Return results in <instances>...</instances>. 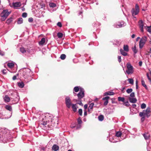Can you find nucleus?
Instances as JSON below:
<instances>
[{"label": "nucleus", "instance_id": "8fccbe9b", "mask_svg": "<svg viewBox=\"0 0 151 151\" xmlns=\"http://www.w3.org/2000/svg\"><path fill=\"white\" fill-rule=\"evenodd\" d=\"M27 13L25 12L23 13L22 14V17L24 18L26 17H27Z\"/></svg>", "mask_w": 151, "mask_h": 151}, {"label": "nucleus", "instance_id": "b1692460", "mask_svg": "<svg viewBox=\"0 0 151 151\" xmlns=\"http://www.w3.org/2000/svg\"><path fill=\"white\" fill-rule=\"evenodd\" d=\"M7 65L9 68H12L14 67V64L13 63H8Z\"/></svg>", "mask_w": 151, "mask_h": 151}, {"label": "nucleus", "instance_id": "4be33fe9", "mask_svg": "<svg viewBox=\"0 0 151 151\" xmlns=\"http://www.w3.org/2000/svg\"><path fill=\"white\" fill-rule=\"evenodd\" d=\"M123 49L124 51L126 52H128L129 51V47L127 45H124L123 47Z\"/></svg>", "mask_w": 151, "mask_h": 151}, {"label": "nucleus", "instance_id": "6ab92c4d", "mask_svg": "<svg viewBox=\"0 0 151 151\" xmlns=\"http://www.w3.org/2000/svg\"><path fill=\"white\" fill-rule=\"evenodd\" d=\"M120 51L121 54H122L123 55L125 56L127 55V53L124 52L125 51L123 50L122 49H120Z\"/></svg>", "mask_w": 151, "mask_h": 151}, {"label": "nucleus", "instance_id": "473e14b6", "mask_svg": "<svg viewBox=\"0 0 151 151\" xmlns=\"http://www.w3.org/2000/svg\"><path fill=\"white\" fill-rule=\"evenodd\" d=\"M129 83L132 85L134 83V80L132 78H129L128 80Z\"/></svg>", "mask_w": 151, "mask_h": 151}, {"label": "nucleus", "instance_id": "c9c22d12", "mask_svg": "<svg viewBox=\"0 0 151 151\" xmlns=\"http://www.w3.org/2000/svg\"><path fill=\"white\" fill-rule=\"evenodd\" d=\"M123 104L127 106H128L130 105V104H129V102L128 101L123 102Z\"/></svg>", "mask_w": 151, "mask_h": 151}, {"label": "nucleus", "instance_id": "39448f33", "mask_svg": "<svg viewBox=\"0 0 151 151\" xmlns=\"http://www.w3.org/2000/svg\"><path fill=\"white\" fill-rule=\"evenodd\" d=\"M127 70L126 72L128 74H132L133 73V68L132 66L129 63L127 64Z\"/></svg>", "mask_w": 151, "mask_h": 151}, {"label": "nucleus", "instance_id": "13d9d810", "mask_svg": "<svg viewBox=\"0 0 151 151\" xmlns=\"http://www.w3.org/2000/svg\"><path fill=\"white\" fill-rule=\"evenodd\" d=\"M2 72L3 74H5L6 73V69H4L2 70Z\"/></svg>", "mask_w": 151, "mask_h": 151}, {"label": "nucleus", "instance_id": "6e6d98bb", "mask_svg": "<svg viewBox=\"0 0 151 151\" xmlns=\"http://www.w3.org/2000/svg\"><path fill=\"white\" fill-rule=\"evenodd\" d=\"M118 60L119 63H120L121 61V57L120 56H118Z\"/></svg>", "mask_w": 151, "mask_h": 151}, {"label": "nucleus", "instance_id": "774afa93", "mask_svg": "<svg viewBox=\"0 0 151 151\" xmlns=\"http://www.w3.org/2000/svg\"><path fill=\"white\" fill-rule=\"evenodd\" d=\"M81 126H80L79 125V124H78L77 125V127H76V128H77V129H78L80 128V127H81Z\"/></svg>", "mask_w": 151, "mask_h": 151}, {"label": "nucleus", "instance_id": "58836bf2", "mask_svg": "<svg viewBox=\"0 0 151 151\" xmlns=\"http://www.w3.org/2000/svg\"><path fill=\"white\" fill-rule=\"evenodd\" d=\"M132 50L134 52V53H136L137 52V51L136 49V48L135 45L134 46V47L132 48Z\"/></svg>", "mask_w": 151, "mask_h": 151}, {"label": "nucleus", "instance_id": "ddd939ff", "mask_svg": "<svg viewBox=\"0 0 151 151\" xmlns=\"http://www.w3.org/2000/svg\"><path fill=\"white\" fill-rule=\"evenodd\" d=\"M45 42V38H43L39 42V44L40 45H43Z\"/></svg>", "mask_w": 151, "mask_h": 151}, {"label": "nucleus", "instance_id": "052dcab7", "mask_svg": "<svg viewBox=\"0 0 151 151\" xmlns=\"http://www.w3.org/2000/svg\"><path fill=\"white\" fill-rule=\"evenodd\" d=\"M17 78V76H13V77L12 78V79L14 80H15Z\"/></svg>", "mask_w": 151, "mask_h": 151}, {"label": "nucleus", "instance_id": "de8ad7c7", "mask_svg": "<svg viewBox=\"0 0 151 151\" xmlns=\"http://www.w3.org/2000/svg\"><path fill=\"white\" fill-rule=\"evenodd\" d=\"M125 25V23H123V24H122L121 23H120V24H119L118 25V27H122L123 26H124Z\"/></svg>", "mask_w": 151, "mask_h": 151}, {"label": "nucleus", "instance_id": "338daca9", "mask_svg": "<svg viewBox=\"0 0 151 151\" xmlns=\"http://www.w3.org/2000/svg\"><path fill=\"white\" fill-rule=\"evenodd\" d=\"M41 149L42 150H43L45 151V147H41Z\"/></svg>", "mask_w": 151, "mask_h": 151}, {"label": "nucleus", "instance_id": "f704fd0d", "mask_svg": "<svg viewBox=\"0 0 151 151\" xmlns=\"http://www.w3.org/2000/svg\"><path fill=\"white\" fill-rule=\"evenodd\" d=\"M66 56L65 54H62L61 55L60 58L63 60H64L66 58Z\"/></svg>", "mask_w": 151, "mask_h": 151}, {"label": "nucleus", "instance_id": "864d4df0", "mask_svg": "<svg viewBox=\"0 0 151 151\" xmlns=\"http://www.w3.org/2000/svg\"><path fill=\"white\" fill-rule=\"evenodd\" d=\"M57 25L60 27H61L62 26V24L60 22H59L57 23Z\"/></svg>", "mask_w": 151, "mask_h": 151}, {"label": "nucleus", "instance_id": "a878e982", "mask_svg": "<svg viewBox=\"0 0 151 151\" xmlns=\"http://www.w3.org/2000/svg\"><path fill=\"white\" fill-rule=\"evenodd\" d=\"M26 52L29 53H31L33 52V50L32 49H30L28 48L27 49Z\"/></svg>", "mask_w": 151, "mask_h": 151}, {"label": "nucleus", "instance_id": "cd10ccee", "mask_svg": "<svg viewBox=\"0 0 151 151\" xmlns=\"http://www.w3.org/2000/svg\"><path fill=\"white\" fill-rule=\"evenodd\" d=\"M49 6L51 7H54L56 6L55 4L53 3H50L49 4Z\"/></svg>", "mask_w": 151, "mask_h": 151}, {"label": "nucleus", "instance_id": "603ef678", "mask_svg": "<svg viewBox=\"0 0 151 151\" xmlns=\"http://www.w3.org/2000/svg\"><path fill=\"white\" fill-rule=\"evenodd\" d=\"M115 41L116 42V44L117 45H119L121 43V42L120 40H116Z\"/></svg>", "mask_w": 151, "mask_h": 151}, {"label": "nucleus", "instance_id": "5701e85b", "mask_svg": "<svg viewBox=\"0 0 151 151\" xmlns=\"http://www.w3.org/2000/svg\"><path fill=\"white\" fill-rule=\"evenodd\" d=\"M18 86L21 88H23L24 86V84L22 82H19L18 83Z\"/></svg>", "mask_w": 151, "mask_h": 151}, {"label": "nucleus", "instance_id": "6e6552de", "mask_svg": "<svg viewBox=\"0 0 151 151\" xmlns=\"http://www.w3.org/2000/svg\"><path fill=\"white\" fill-rule=\"evenodd\" d=\"M65 103L66 106L69 108L72 104L71 102V100L69 97H67L65 99Z\"/></svg>", "mask_w": 151, "mask_h": 151}, {"label": "nucleus", "instance_id": "4468645a", "mask_svg": "<svg viewBox=\"0 0 151 151\" xmlns=\"http://www.w3.org/2000/svg\"><path fill=\"white\" fill-rule=\"evenodd\" d=\"M129 101L132 103H135L136 102L137 100L135 98H131V97H129Z\"/></svg>", "mask_w": 151, "mask_h": 151}, {"label": "nucleus", "instance_id": "09e8293b", "mask_svg": "<svg viewBox=\"0 0 151 151\" xmlns=\"http://www.w3.org/2000/svg\"><path fill=\"white\" fill-rule=\"evenodd\" d=\"M78 113L80 116H82V110L81 109H79L78 110Z\"/></svg>", "mask_w": 151, "mask_h": 151}, {"label": "nucleus", "instance_id": "0e129e2a", "mask_svg": "<svg viewBox=\"0 0 151 151\" xmlns=\"http://www.w3.org/2000/svg\"><path fill=\"white\" fill-rule=\"evenodd\" d=\"M84 107L85 109H86L88 107V105L87 104H86L84 105Z\"/></svg>", "mask_w": 151, "mask_h": 151}, {"label": "nucleus", "instance_id": "393cba45", "mask_svg": "<svg viewBox=\"0 0 151 151\" xmlns=\"http://www.w3.org/2000/svg\"><path fill=\"white\" fill-rule=\"evenodd\" d=\"M141 83H142V85L144 87H145L146 89H147V86L146 85V84H145V82L144 80L142 79Z\"/></svg>", "mask_w": 151, "mask_h": 151}, {"label": "nucleus", "instance_id": "dca6fc26", "mask_svg": "<svg viewBox=\"0 0 151 151\" xmlns=\"http://www.w3.org/2000/svg\"><path fill=\"white\" fill-rule=\"evenodd\" d=\"M59 147L55 145H54L52 147V150L55 151H57L58 150H59Z\"/></svg>", "mask_w": 151, "mask_h": 151}, {"label": "nucleus", "instance_id": "79ce46f5", "mask_svg": "<svg viewBox=\"0 0 151 151\" xmlns=\"http://www.w3.org/2000/svg\"><path fill=\"white\" fill-rule=\"evenodd\" d=\"M141 107L142 109H145L146 107V105L144 103L142 104L141 106Z\"/></svg>", "mask_w": 151, "mask_h": 151}, {"label": "nucleus", "instance_id": "1a4fd4ad", "mask_svg": "<svg viewBox=\"0 0 151 151\" xmlns=\"http://www.w3.org/2000/svg\"><path fill=\"white\" fill-rule=\"evenodd\" d=\"M138 23L141 31L142 32H143L144 31L143 28L144 26V22L142 20H140L139 21Z\"/></svg>", "mask_w": 151, "mask_h": 151}, {"label": "nucleus", "instance_id": "680f3d73", "mask_svg": "<svg viewBox=\"0 0 151 151\" xmlns=\"http://www.w3.org/2000/svg\"><path fill=\"white\" fill-rule=\"evenodd\" d=\"M142 62L141 61H140L139 63V66H141L142 65Z\"/></svg>", "mask_w": 151, "mask_h": 151}, {"label": "nucleus", "instance_id": "bf43d9fd", "mask_svg": "<svg viewBox=\"0 0 151 151\" xmlns=\"http://www.w3.org/2000/svg\"><path fill=\"white\" fill-rule=\"evenodd\" d=\"M4 55V52H3L0 50V55L3 56Z\"/></svg>", "mask_w": 151, "mask_h": 151}, {"label": "nucleus", "instance_id": "412c9836", "mask_svg": "<svg viewBox=\"0 0 151 151\" xmlns=\"http://www.w3.org/2000/svg\"><path fill=\"white\" fill-rule=\"evenodd\" d=\"M72 106V108L74 112H76L77 111V108L76 107V105L73 104H72L71 105Z\"/></svg>", "mask_w": 151, "mask_h": 151}, {"label": "nucleus", "instance_id": "37998d69", "mask_svg": "<svg viewBox=\"0 0 151 151\" xmlns=\"http://www.w3.org/2000/svg\"><path fill=\"white\" fill-rule=\"evenodd\" d=\"M132 91V88H128L127 89L126 92L128 93H131Z\"/></svg>", "mask_w": 151, "mask_h": 151}, {"label": "nucleus", "instance_id": "c03bdc74", "mask_svg": "<svg viewBox=\"0 0 151 151\" xmlns=\"http://www.w3.org/2000/svg\"><path fill=\"white\" fill-rule=\"evenodd\" d=\"M151 27V26L150 27H149V26L147 27V28H148L147 31L150 34H151V28H150Z\"/></svg>", "mask_w": 151, "mask_h": 151}, {"label": "nucleus", "instance_id": "5fc2aeb1", "mask_svg": "<svg viewBox=\"0 0 151 151\" xmlns=\"http://www.w3.org/2000/svg\"><path fill=\"white\" fill-rule=\"evenodd\" d=\"M145 116H143V117H142L141 119V121L142 122H143L145 120Z\"/></svg>", "mask_w": 151, "mask_h": 151}, {"label": "nucleus", "instance_id": "aec40b11", "mask_svg": "<svg viewBox=\"0 0 151 151\" xmlns=\"http://www.w3.org/2000/svg\"><path fill=\"white\" fill-rule=\"evenodd\" d=\"M114 93L112 92H106L104 93V95L106 96L108 95H113L114 94Z\"/></svg>", "mask_w": 151, "mask_h": 151}, {"label": "nucleus", "instance_id": "e2e57ef3", "mask_svg": "<svg viewBox=\"0 0 151 151\" xmlns=\"http://www.w3.org/2000/svg\"><path fill=\"white\" fill-rule=\"evenodd\" d=\"M76 124H75L74 125H71L70 126V127L72 128H73L76 127Z\"/></svg>", "mask_w": 151, "mask_h": 151}, {"label": "nucleus", "instance_id": "a19ab883", "mask_svg": "<svg viewBox=\"0 0 151 151\" xmlns=\"http://www.w3.org/2000/svg\"><path fill=\"white\" fill-rule=\"evenodd\" d=\"M139 115L141 117H143V116H145L144 111H143V112H140Z\"/></svg>", "mask_w": 151, "mask_h": 151}, {"label": "nucleus", "instance_id": "20e7f679", "mask_svg": "<svg viewBox=\"0 0 151 151\" xmlns=\"http://www.w3.org/2000/svg\"><path fill=\"white\" fill-rule=\"evenodd\" d=\"M147 37L146 36L143 37L140 40L139 42V47L140 49H142L144 46L147 40Z\"/></svg>", "mask_w": 151, "mask_h": 151}, {"label": "nucleus", "instance_id": "f03ea898", "mask_svg": "<svg viewBox=\"0 0 151 151\" xmlns=\"http://www.w3.org/2000/svg\"><path fill=\"white\" fill-rule=\"evenodd\" d=\"M30 72L31 70L30 69L27 68H23L19 71L20 73H22V76L25 79L27 78L28 77L31 76Z\"/></svg>", "mask_w": 151, "mask_h": 151}, {"label": "nucleus", "instance_id": "bb28decb", "mask_svg": "<svg viewBox=\"0 0 151 151\" xmlns=\"http://www.w3.org/2000/svg\"><path fill=\"white\" fill-rule=\"evenodd\" d=\"M23 19L22 18H19L17 21L18 24H21L23 23Z\"/></svg>", "mask_w": 151, "mask_h": 151}, {"label": "nucleus", "instance_id": "a18cd8bd", "mask_svg": "<svg viewBox=\"0 0 151 151\" xmlns=\"http://www.w3.org/2000/svg\"><path fill=\"white\" fill-rule=\"evenodd\" d=\"M93 105H94V103H91L90 104V105L88 107L89 108V109H93Z\"/></svg>", "mask_w": 151, "mask_h": 151}, {"label": "nucleus", "instance_id": "2eb2a0df", "mask_svg": "<svg viewBox=\"0 0 151 151\" xmlns=\"http://www.w3.org/2000/svg\"><path fill=\"white\" fill-rule=\"evenodd\" d=\"M4 99L5 102H9L10 100L9 97L7 95L5 96V97L4 98Z\"/></svg>", "mask_w": 151, "mask_h": 151}, {"label": "nucleus", "instance_id": "2f4dec72", "mask_svg": "<svg viewBox=\"0 0 151 151\" xmlns=\"http://www.w3.org/2000/svg\"><path fill=\"white\" fill-rule=\"evenodd\" d=\"M104 116L102 115H100L98 117L99 120L100 121H102L104 119Z\"/></svg>", "mask_w": 151, "mask_h": 151}, {"label": "nucleus", "instance_id": "9d476101", "mask_svg": "<svg viewBox=\"0 0 151 151\" xmlns=\"http://www.w3.org/2000/svg\"><path fill=\"white\" fill-rule=\"evenodd\" d=\"M144 111L145 115L147 117H149L150 115V108L148 107L145 111L144 110Z\"/></svg>", "mask_w": 151, "mask_h": 151}, {"label": "nucleus", "instance_id": "7c9ffc66", "mask_svg": "<svg viewBox=\"0 0 151 151\" xmlns=\"http://www.w3.org/2000/svg\"><path fill=\"white\" fill-rule=\"evenodd\" d=\"M5 108H6V109L10 111H12V107L11 106H9V105H6V107H5Z\"/></svg>", "mask_w": 151, "mask_h": 151}, {"label": "nucleus", "instance_id": "ea45409f", "mask_svg": "<svg viewBox=\"0 0 151 151\" xmlns=\"http://www.w3.org/2000/svg\"><path fill=\"white\" fill-rule=\"evenodd\" d=\"M12 19L10 18L8 19L6 21V23L8 24H9L12 21Z\"/></svg>", "mask_w": 151, "mask_h": 151}, {"label": "nucleus", "instance_id": "7ed1b4c3", "mask_svg": "<svg viewBox=\"0 0 151 151\" xmlns=\"http://www.w3.org/2000/svg\"><path fill=\"white\" fill-rule=\"evenodd\" d=\"M11 13V11L8 12L7 9L4 10L1 14V20L2 21H4Z\"/></svg>", "mask_w": 151, "mask_h": 151}, {"label": "nucleus", "instance_id": "49530a36", "mask_svg": "<svg viewBox=\"0 0 151 151\" xmlns=\"http://www.w3.org/2000/svg\"><path fill=\"white\" fill-rule=\"evenodd\" d=\"M78 101H79L80 102L79 103H78V104H79V105L82 106L83 105V104L81 102V100H80V101H79L78 99V100H76V101L77 102Z\"/></svg>", "mask_w": 151, "mask_h": 151}, {"label": "nucleus", "instance_id": "3c124183", "mask_svg": "<svg viewBox=\"0 0 151 151\" xmlns=\"http://www.w3.org/2000/svg\"><path fill=\"white\" fill-rule=\"evenodd\" d=\"M130 96L131 97H132V98H133L134 96V92H132L130 94Z\"/></svg>", "mask_w": 151, "mask_h": 151}, {"label": "nucleus", "instance_id": "e433bc0d", "mask_svg": "<svg viewBox=\"0 0 151 151\" xmlns=\"http://www.w3.org/2000/svg\"><path fill=\"white\" fill-rule=\"evenodd\" d=\"M78 122V124H79V125L80 126H81V124L82 123V121L80 117H79L77 120Z\"/></svg>", "mask_w": 151, "mask_h": 151}, {"label": "nucleus", "instance_id": "c756f323", "mask_svg": "<svg viewBox=\"0 0 151 151\" xmlns=\"http://www.w3.org/2000/svg\"><path fill=\"white\" fill-rule=\"evenodd\" d=\"M122 135V133L120 131L117 132L116 133V136L118 137H120Z\"/></svg>", "mask_w": 151, "mask_h": 151}, {"label": "nucleus", "instance_id": "0eeeda50", "mask_svg": "<svg viewBox=\"0 0 151 151\" xmlns=\"http://www.w3.org/2000/svg\"><path fill=\"white\" fill-rule=\"evenodd\" d=\"M84 91L83 88H80V91L79 93L77 94V96L78 97V99L80 101L81 99L83 98L84 96Z\"/></svg>", "mask_w": 151, "mask_h": 151}, {"label": "nucleus", "instance_id": "c85d7f7f", "mask_svg": "<svg viewBox=\"0 0 151 151\" xmlns=\"http://www.w3.org/2000/svg\"><path fill=\"white\" fill-rule=\"evenodd\" d=\"M118 101H121L124 102L125 100V99L124 97H118Z\"/></svg>", "mask_w": 151, "mask_h": 151}, {"label": "nucleus", "instance_id": "4c0bfd02", "mask_svg": "<svg viewBox=\"0 0 151 151\" xmlns=\"http://www.w3.org/2000/svg\"><path fill=\"white\" fill-rule=\"evenodd\" d=\"M74 90L75 92H78L79 91V88L78 86H76L74 88Z\"/></svg>", "mask_w": 151, "mask_h": 151}, {"label": "nucleus", "instance_id": "423d86ee", "mask_svg": "<svg viewBox=\"0 0 151 151\" xmlns=\"http://www.w3.org/2000/svg\"><path fill=\"white\" fill-rule=\"evenodd\" d=\"M139 12V6L137 4H136L135 6V9L133 8L132 9L131 12L133 16L138 14Z\"/></svg>", "mask_w": 151, "mask_h": 151}, {"label": "nucleus", "instance_id": "69168bd1", "mask_svg": "<svg viewBox=\"0 0 151 151\" xmlns=\"http://www.w3.org/2000/svg\"><path fill=\"white\" fill-rule=\"evenodd\" d=\"M147 76L148 78V79L149 80H150V79H151L150 78V77L149 76V74L148 73H147Z\"/></svg>", "mask_w": 151, "mask_h": 151}, {"label": "nucleus", "instance_id": "4d7b16f0", "mask_svg": "<svg viewBox=\"0 0 151 151\" xmlns=\"http://www.w3.org/2000/svg\"><path fill=\"white\" fill-rule=\"evenodd\" d=\"M33 21V19L32 18L30 17L28 19V21L29 22H32Z\"/></svg>", "mask_w": 151, "mask_h": 151}, {"label": "nucleus", "instance_id": "f8f14e48", "mask_svg": "<svg viewBox=\"0 0 151 151\" xmlns=\"http://www.w3.org/2000/svg\"><path fill=\"white\" fill-rule=\"evenodd\" d=\"M109 98V97L108 96H106L102 99L103 100H105V101L104 102V106H106L107 105L108 103V99Z\"/></svg>", "mask_w": 151, "mask_h": 151}, {"label": "nucleus", "instance_id": "9b49d317", "mask_svg": "<svg viewBox=\"0 0 151 151\" xmlns=\"http://www.w3.org/2000/svg\"><path fill=\"white\" fill-rule=\"evenodd\" d=\"M22 4L20 2H13L12 3L14 9H17L21 6Z\"/></svg>", "mask_w": 151, "mask_h": 151}, {"label": "nucleus", "instance_id": "f3484780", "mask_svg": "<svg viewBox=\"0 0 151 151\" xmlns=\"http://www.w3.org/2000/svg\"><path fill=\"white\" fill-rule=\"evenodd\" d=\"M143 136L145 139H148L150 138V135L148 133H145L143 134Z\"/></svg>", "mask_w": 151, "mask_h": 151}, {"label": "nucleus", "instance_id": "f257e3e1", "mask_svg": "<svg viewBox=\"0 0 151 151\" xmlns=\"http://www.w3.org/2000/svg\"><path fill=\"white\" fill-rule=\"evenodd\" d=\"M42 120L40 122L41 125L46 127V125L49 128H52L54 127L56 124H58V120L57 119H53L52 116L50 115L49 114H46Z\"/></svg>", "mask_w": 151, "mask_h": 151}, {"label": "nucleus", "instance_id": "a211bd4d", "mask_svg": "<svg viewBox=\"0 0 151 151\" xmlns=\"http://www.w3.org/2000/svg\"><path fill=\"white\" fill-rule=\"evenodd\" d=\"M20 51L22 53H24L26 52V49L23 47H22L20 48Z\"/></svg>", "mask_w": 151, "mask_h": 151}, {"label": "nucleus", "instance_id": "72a5a7b5", "mask_svg": "<svg viewBox=\"0 0 151 151\" xmlns=\"http://www.w3.org/2000/svg\"><path fill=\"white\" fill-rule=\"evenodd\" d=\"M63 34L60 32H58L57 34V36L59 38H61L63 37Z\"/></svg>", "mask_w": 151, "mask_h": 151}]
</instances>
